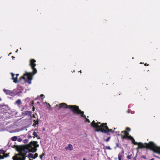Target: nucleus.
<instances>
[{
	"label": "nucleus",
	"mask_w": 160,
	"mask_h": 160,
	"mask_svg": "<svg viewBox=\"0 0 160 160\" xmlns=\"http://www.w3.org/2000/svg\"><path fill=\"white\" fill-rule=\"evenodd\" d=\"M39 147L38 142L31 141L27 145L20 147L17 146V150L19 153L12 157L13 160H25L27 157L26 154L29 152H35L37 150V148Z\"/></svg>",
	"instance_id": "nucleus-1"
},
{
	"label": "nucleus",
	"mask_w": 160,
	"mask_h": 160,
	"mask_svg": "<svg viewBox=\"0 0 160 160\" xmlns=\"http://www.w3.org/2000/svg\"><path fill=\"white\" fill-rule=\"evenodd\" d=\"M90 125L93 128L96 129V131L97 132L100 131L102 133H106L108 135H110V132L113 134L114 132V130L109 128L107 126V123H102L99 122H95L93 120L91 123Z\"/></svg>",
	"instance_id": "nucleus-2"
},
{
	"label": "nucleus",
	"mask_w": 160,
	"mask_h": 160,
	"mask_svg": "<svg viewBox=\"0 0 160 160\" xmlns=\"http://www.w3.org/2000/svg\"><path fill=\"white\" fill-rule=\"evenodd\" d=\"M59 107L58 109H60L62 108L66 109L69 108L70 109L71 111L74 114H76L78 115L81 114V116L85 118V121L88 123L90 122L89 119L86 118V116L84 115L83 111H81L79 109V107L76 105H68L65 103H62L59 104Z\"/></svg>",
	"instance_id": "nucleus-3"
},
{
	"label": "nucleus",
	"mask_w": 160,
	"mask_h": 160,
	"mask_svg": "<svg viewBox=\"0 0 160 160\" xmlns=\"http://www.w3.org/2000/svg\"><path fill=\"white\" fill-rule=\"evenodd\" d=\"M138 147L136 149L138 150V149L146 148L154 152H156L158 146L152 142H149L148 143H143L141 142L138 143Z\"/></svg>",
	"instance_id": "nucleus-4"
},
{
	"label": "nucleus",
	"mask_w": 160,
	"mask_h": 160,
	"mask_svg": "<svg viewBox=\"0 0 160 160\" xmlns=\"http://www.w3.org/2000/svg\"><path fill=\"white\" fill-rule=\"evenodd\" d=\"M36 62V60L34 59H32L30 60V65L31 66L32 69V72H27L24 75H28V78L29 81V83L30 82V80H32V77L33 75L34 74H36L37 73V70L35 68V67L36 66V64L35 63V62Z\"/></svg>",
	"instance_id": "nucleus-5"
},
{
	"label": "nucleus",
	"mask_w": 160,
	"mask_h": 160,
	"mask_svg": "<svg viewBox=\"0 0 160 160\" xmlns=\"http://www.w3.org/2000/svg\"><path fill=\"white\" fill-rule=\"evenodd\" d=\"M6 151L3 149L0 150V159H3L9 157V153H6Z\"/></svg>",
	"instance_id": "nucleus-6"
},
{
	"label": "nucleus",
	"mask_w": 160,
	"mask_h": 160,
	"mask_svg": "<svg viewBox=\"0 0 160 160\" xmlns=\"http://www.w3.org/2000/svg\"><path fill=\"white\" fill-rule=\"evenodd\" d=\"M27 72H26V73L24 74H23V76H22L21 77L19 80V81H20L22 79H24L25 80H26L27 81V82L29 84H31V80H30V82L29 83V81L28 79V75H24Z\"/></svg>",
	"instance_id": "nucleus-7"
},
{
	"label": "nucleus",
	"mask_w": 160,
	"mask_h": 160,
	"mask_svg": "<svg viewBox=\"0 0 160 160\" xmlns=\"http://www.w3.org/2000/svg\"><path fill=\"white\" fill-rule=\"evenodd\" d=\"M121 133H124V135H123L122 134H121V138L122 139H126L129 136V133L126 131H124L121 132Z\"/></svg>",
	"instance_id": "nucleus-8"
},
{
	"label": "nucleus",
	"mask_w": 160,
	"mask_h": 160,
	"mask_svg": "<svg viewBox=\"0 0 160 160\" xmlns=\"http://www.w3.org/2000/svg\"><path fill=\"white\" fill-rule=\"evenodd\" d=\"M3 91L7 95H10L11 96H12L15 94L14 90L11 91L10 90L4 89L3 90Z\"/></svg>",
	"instance_id": "nucleus-9"
},
{
	"label": "nucleus",
	"mask_w": 160,
	"mask_h": 160,
	"mask_svg": "<svg viewBox=\"0 0 160 160\" xmlns=\"http://www.w3.org/2000/svg\"><path fill=\"white\" fill-rule=\"evenodd\" d=\"M11 74L12 77V79L13 80V82L15 83H17V82H18L19 81H18L17 80V77H16L15 78L14 77V76L15 75L12 72H11Z\"/></svg>",
	"instance_id": "nucleus-10"
},
{
	"label": "nucleus",
	"mask_w": 160,
	"mask_h": 160,
	"mask_svg": "<svg viewBox=\"0 0 160 160\" xmlns=\"http://www.w3.org/2000/svg\"><path fill=\"white\" fill-rule=\"evenodd\" d=\"M65 148L66 150H68L69 151H72L73 149V148L72 145L71 144H68V146L67 147H65Z\"/></svg>",
	"instance_id": "nucleus-11"
},
{
	"label": "nucleus",
	"mask_w": 160,
	"mask_h": 160,
	"mask_svg": "<svg viewBox=\"0 0 160 160\" xmlns=\"http://www.w3.org/2000/svg\"><path fill=\"white\" fill-rule=\"evenodd\" d=\"M124 151L123 150L122 153H119L118 155V160H122V155L123 154Z\"/></svg>",
	"instance_id": "nucleus-12"
},
{
	"label": "nucleus",
	"mask_w": 160,
	"mask_h": 160,
	"mask_svg": "<svg viewBox=\"0 0 160 160\" xmlns=\"http://www.w3.org/2000/svg\"><path fill=\"white\" fill-rule=\"evenodd\" d=\"M15 104L17 105L18 106H19L22 104L21 100L20 99H18L15 102Z\"/></svg>",
	"instance_id": "nucleus-13"
},
{
	"label": "nucleus",
	"mask_w": 160,
	"mask_h": 160,
	"mask_svg": "<svg viewBox=\"0 0 160 160\" xmlns=\"http://www.w3.org/2000/svg\"><path fill=\"white\" fill-rule=\"evenodd\" d=\"M27 157L29 159H30L31 158H32L33 159V158L34 157L33 154L31 153H29L28 154Z\"/></svg>",
	"instance_id": "nucleus-14"
},
{
	"label": "nucleus",
	"mask_w": 160,
	"mask_h": 160,
	"mask_svg": "<svg viewBox=\"0 0 160 160\" xmlns=\"http://www.w3.org/2000/svg\"><path fill=\"white\" fill-rule=\"evenodd\" d=\"M32 135H33L34 137H36L37 138H38V139H40V137H39L38 136V134H37V133L36 132H33V134H32Z\"/></svg>",
	"instance_id": "nucleus-15"
},
{
	"label": "nucleus",
	"mask_w": 160,
	"mask_h": 160,
	"mask_svg": "<svg viewBox=\"0 0 160 160\" xmlns=\"http://www.w3.org/2000/svg\"><path fill=\"white\" fill-rule=\"evenodd\" d=\"M45 152L44 151H43V152H42V154L39 156L40 159H41L42 160L43 157L44 156H45Z\"/></svg>",
	"instance_id": "nucleus-16"
},
{
	"label": "nucleus",
	"mask_w": 160,
	"mask_h": 160,
	"mask_svg": "<svg viewBox=\"0 0 160 160\" xmlns=\"http://www.w3.org/2000/svg\"><path fill=\"white\" fill-rule=\"evenodd\" d=\"M156 153L160 154V147H157Z\"/></svg>",
	"instance_id": "nucleus-17"
},
{
	"label": "nucleus",
	"mask_w": 160,
	"mask_h": 160,
	"mask_svg": "<svg viewBox=\"0 0 160 160\" xmlns=\"http://www.w3.org/2000/svg\"><path fill=\"white\" fill-rule=\"evenodd\" d=\"M34 123L33 124V126H35L36 125H38V120H34L33 121Z\"/></svg>",
	"instance_id": "nucleus-18"
},
{
	"label": "nucleus",
	"mask_w": 160,
	"mask_h": 160,
	"mask_svg": "<svg viewBox=\"0 0 160 160\" xmlns=\"http://www.w3.org/2000/svg\"><path fill=\"white\" fill-rule=\"evenodd\" d=\"M11 139L12 141H15L17 139V138L16 136H13L11 138Z\"/></svg>",
	"instance_id": "nucleus-19"
},
{
	"label": "nucleus",
	"mask_w": 160,
	"mask_h": 160,
	"mask_svg": "<svg viewBox=\"0 0 160 160\" xmlns=\"http://www.w3.org/2000/svg\"><path fill=\"white\" fill-rule=\"evenodd\" d=\"M132 143H133V144H134V145H137L138 144V142H136L135 141V140L133 138V139H132Z\"/></svg>",
	"instance_id": "nucleus-20"
},
{
	"label": "nucleus",
	"mask_w": 160,
	"mask_h": 160,
	"mask_svg": "<svg viewBox=\"0 0 160 160\" xmlns=\"http://www.w3.org/2000/svg\"><path fill=\"white\" fill-rule=\"evenodd\" d=\"M131 140H132V139H133V138L132 137L131 135H129L128 137L127 138Z\"/></svg>",
	"instance_id": "nucleus-21"
},
{
	"label": "nucleus",
	"mask_w": 160,
	"mask_h": 160,
	"mask_svg": "<svg viewBox=\"0 0 160 160\" xmlns=\"http://www.w3.org/2000/svg\"><path fill=\"white\" fill-rule=\"evenodd\" d=\"M38 154L37 153H35L34 155V157L33 158V159H35L36 158H37L38 157Z\"/></svg>",
	"instance_id": "nucleus-22"
},
{
	"label": "nucleus",
	"mask_w": 160,
	"mask_h": 160,
	"mask_svg": "<svg viewBox=\"0 0 160 160\" xmlns=\"http://www.w3.org/2000/svg\"><path fill=\"white\" fill-rule=\"evenodd\" d=\"M110 138H111V137H109L107 139H106L105 140V141L106 142H108L109 140L110 139Z\"/></svg>",
	"instance_id": "nucleus-23"
},
{
	"label": "nucleus",
	"mask_w": 160,
	"mask_h": 160,
	"mask_svg": "<svg viewBox=\"0 0 160 160\" xmlns=\"http://www.w3.org/2000/svg\"><path fill=\"white\" fill-rule=\"evenodd\" d=\"M105 148L107 149L108 150H111V148L109 146H106L105 147Z\"/></svg>",
	"instance_id": "nucleus-24"
},
{
	"label": "nucleus",
	"mask_w": 160,
	"mask_h": 160,
	"mask_svg": "<svg viewBox=\"0 0 160 160\" xmlns=\"http://www.w3.org/2000/svg\"><path fill=\"white\" fill-rule=\"evenodd\" d=\"M126 130L127 131H130L131 130V129L127 127L126 128Z\"/></svg>",
	"instance_id": "nucleus-25"
},
{
	"label": "nucleus",
	"mask_w": 160,
	"mask_h": 160,
	"mask_svg": "<svg viewBox=\"0 0 160 160\" xmlns=\"http://www.w3.org/2000/svg\"><path fill=\"white\" fill-rule=\"evenodd\" d=\"M153 156L154 157H155V158H158V159H160V157H159L158 156H156V155H154V154H153Z\"/></svg>",
	"instance_id": "nucleus-26"
},
{
	"label": "nucleus",
	"mask_w": 160,
	"mask_h": 160,
	"mask_svg": "<svg viewBox=\"0 0 160 160\" xmlns=\"http://www.w3.org/2000/svg\"><path fill=\"white\" fill-rule=\"evenodd\" d=\"M116 146L115 148H116V147L119 148V145L117 143H116Z\"/></svg>",
	"instance_id": "nucleus-27"
},
{
	"label": "nucleus",
	"mask_w": 160,
	"mask_h": 160,
	"mask_svg": "<svg viewBox=\"0 0 160 160\" xmlns=\"http://www.w3.org/2000/svg\"><path fill=\"white\" fill-rule=\"evenodd\" d=\"M131 156H130V155H128L127 156V158L128 159H131Z\"/></svg>",
	"instance_id": "nucleus-28"
},
{
	"label": "nucleus",
	"mask_w": 160,
	"mask_h": 160,
	"mask_svg": "<svg viewBox=\"0 0 160 160\" xmlns=\"http://www.w3.org/2000/svg\"><path fill=\"white\" fill-rule=\"evenodd\" d=\"M141 158H144V159H146V157H145V156H143V155L141 157Z\"/></svg>",
	"instance_id": "nucleus-29"
},
{
	"label": "nucleus",
	"mask_w": 160,
	"mask_h": 160,
	"mask_svg": "<svg viewBox=\"0 0 160 160\" xmlns=\"http://www.w3.org/2000/svg\"><path fill=\"white\" fill-rule=\"evenodd\" d=\"M18 141L19 142H21L22 141V139L21 138H18Z\"/></svg>",
	"instance_id": "nucleus-30"
},
{
	"label": "nucleus",
	"mask_w": 160,
	"mask_h": 160,
	"mask_svg": "<svg viewBox=\"0 0 160 160\" xmlns=\"http://www.w3.org/2000/svg\"><path fill=\"white\" fill-rule=\"evenodd\" d=\"M48 108H49L51 107V105L50 104L48 103Z\"/></svg>",
	"instance_id": "nucleus-31"
},
{
	"label": "nucleus",
	"mask_w": 160,
	"mask_h": 160,
	"mask_svg": "<svg viewBox=\"0 0 160 160\" xmlns=\"http://www.w3.org/2000/svg\"><path fill=\"white\" fill-rule=\"evenodd\" d=\"M28 112H29L28 111H26L25 112V113L26 114H28Z\"/></svg>",
	"instance_id": "nucleus-32"
},
{
	"label": "nucleus",
	"mask_w": 160,
	"mask_h": 160,
	"mask_svg": "<svg viewBox=\"0 0 160 160\" xmlns=\"http://www.w3.org/2000/svg\"><path fill=\"white\" fill-rule=\"evenodd\" d=\"M28 141V140H27V139L25 140H24V143L27 142Z\"/></svg>",
	"instance_id": "nucleus-33"
},
{
	"label": "nucleus",
	"mask_w": 160,
	"mask_h": 160,
	"mask_svg": "<svg viewBox=\"0 0 160 160\" xmlns=\"http://www.w3.org/2000/svg\"><path fill=\"white\" fill-rule=\"evenodd\" d=\"M144 65L145 66H148L149 65V64H147V63H146L145 64H144Z\"/></svg>",
	"instance_id": "nucleus-34"
},
{
	"label": "nucleus",
	"mask_w": 160,
	"mask_h": 160,
	"mask_svg": "<svg viewBox=\"0 0 160 160\" xmlns=\"http://www.w3.org/2000/svg\"><path fill=\"white\" fill-rule=\"evenodd\" d=\"M44 95L42 94H41L40 95V97H43V96H44Z\"/></svg>",
	"instance_id": "nucleus-35"
},
{
	"label": "nucleus",
	"mask_w": 160,
	"mask_h": 160,
	"mask_svg": "<svg viewBox=\"0 0 160 160\" xmlns=\"http://www.w3.org/2000/svg\"><path fill=\"white\" fill-rule=\"evenodd\" d=\"M19 74H16V77H18V76H19Z\"/></svg>",
	"instance_id": "nucleus-36"
},
{
	"label": "nucleus",
	"mask_w": 160,
	"mask_h": 160,
	"mask_svg": "<svg viewBox=\"0 0 160 160\" xmlns=\"http://www.w3.org/2000/svg\"><path fill=\"white\" fill-rule=\"evenodd\" d=\"M34 104L33 101H32V103L31 104V105H32Z\"/></svg>",
	"instance_id": "nucleus-37"
},
{
	"label": "nucleus",
	"mask_w": 160,
	"mask_h": 160,
	"mask_svg": "<svg viewBox=\"0 0 160 160\" xmlns=\"http://www.w3.org/2000/svg\"><path fill=\"white\" fill-rule=\"evenodd\" d=\"M34 107H33V108H32V111H34Z\"/></svg>",
	"instance_id": "nucleus-38"
},
{
	"label": "nucleus",
	"mask_w": 160,
	"mask_h": 160,
	"mask_svg": "<svg viewBox=\"0 0 160 160\" xmlns=\"http://www.w3.org/2000/svg\"><path fill=\"white\" fill-rule=\"evenodd\" d=\"M154 160V158H152V159H150V160Z\"/></svg>",
	"instance_id": "nucleus-39"
},
{
	"label": "nucleus",
	"mask_w": 160,
	"mask_h": 160,
	"mask_svg": "<svg viewBox=\"0 0 160 160\" xmlns=\"http://www.w3.org/2000/svg\"><path fill=\"white\" fill-rule=\"evenodd\" d=\"M83 160H86L85 158H83Z\"/></svg>",
	"instance_id": "nucleus-40"
},
{
	"label": "nucleus",
	"mask_w": 160,
	"mask_h": 160,
	"mask_svg": "<svg viewBox=\"0 0 160 160\" xmlns=\"http://www.w3.org/2000/svg\"><path fill=\"white\" fill-rule=\"evenodd\" d=\"M12 58H15V57H13V56H12Z\"/></svg>",
	"instance_id": "nucleus-41"
},
{
	"label": "nucleus",
	"mask_w": 160,
	"mask_h": 160,
	"mask_svg": "<svg viewBox=\"0 0 160 160\" xmlns=\"http://www.w3.org/2000/svg\"><path fill=\"white\" fill-rule=\"evenodd\" d=\"M58 104H57V105H56V107L58 106Z\"/></svg>",
	"instance_id": "nucleus-42"
},
{
	"label": "nucleus",
	"mask_w": 160,
	"mask_h": 160,
	"mask_svg": "<svg viewBox=\"0 0 160 160\" xmlns=\"http://www.w3.org/2000/svg\"><path fill=\"white\" fill-rule=\"evenodd\" d=\"M80 73H81V72H81V71H80Z\"/></svg>",
	"instance_id": "nucleus-43"
},
{
	"label": "nucleus",
	"mask_w": 160,
	"mask_h": 160,
	"mask_svg": "<svg viewBox=\"0 0 160 160\" xmlns=\"http://www.w3.org/2000/svg\"><path fill=\"white\" fill-rule=\"evenodd\" d=\"M37 103H39V102H37Z\"/></svg>",
	"instance_id": "nucleus-44"
},
{
	"label": "nucleus",
	"mask_w": 160,
	"mask_h": 160,
	"mask_svg": "<svg viewBox=\"0 0 160 160\" xmlns=\"http://www.w3.org/2000/svg\"><path fill=\"white\" fill-rule=\"evenodd\" d=\"M29 160H33L32 159H29Z\"/></svg>",
	"instance_id": "nucleus-45"
}]
</instances>
